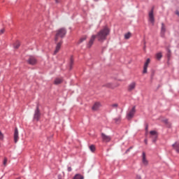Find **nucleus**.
Returning a JSON list of instances; mask_svg holds the SVG:
<instances>
[{
	"label": "nucleus",
	"instance_id": "f704fd0d",
	"mask_svg": "<svg viewBox=\"0 0 179 179\" xmlns=\"http://www.w3.org/2000/svg\"><path fill=\"white\" fill-rule=\"evenodd\" d=\"M164 122H165V124H169V120H164Z\"/></svg>",
	"mask_w": 179,
	"mask_h": 179
},
{
	"label": "nucleus",
	"instance_id": "39448f33",
	"mask_svg": "<svg viewBox=\"0 0 179 179\" xmlns=\"http://www.w3.org/2000/svg\"><path fill=\"white\" fill-rule=\"evenodd\" d=\"M103 142H110L111 141V137L110 136L106 135L104 133L101 134Z\"/></svg>",
	"mask_w": 179,
	"mask_h": 179
},
{
	"label": "nucleus",
	"instance_id": "c756f323",
	"mask_svg": "<svg viewBox=\"0 0 179 179\" xmlns=\"http://www.w3.org/2000/svg\"><path fill=\"white\" fill-rule=\"evenodd\" d=\"M3 33H5V29L0 30V34H3Z\"/></svg>",
	"mask_w": 179,
	"mask_h": 179
},
{
	"label": "nucleus",
	"instance_id": "5701e85b",
	"mask_svg": "<svg viewBox=\"0 0 179 179\" xmlns=\"http://www.w3.org/2000/svg\"><path fill=\"white\" fill-rule=\"evenodd\" d=\"M162 57H163V55H162V52H158L156 54L157 59H160L162 58Z\"/></svg>",
	"mask_w": 179,
	"mask_h": 179
},
{
	"label": "nucleus",
	"instance_id": "72a5a7b5",
	"mask_svg": "<svg viewBox=\"0 0 179 179\" xmlns=\"http://www.w3.org/2000/svg\"><path fill=\"white\" fill-rule=\"evenodd\" d=\"M144 142H145V145H148V139H145Z\"/></svg>",
	"mask_w": 179,
	"mask_h": 179
},
{
	"label": "nucleus",
	"instance_id": "393cba45",
	"mask_svg": "<svg viewBox=\"0 0 179 179\" xmlns=\"http://www.w3.org/2000/svg\"><path fill=\"white\" fill-rule=\"evenodd\" d=\"M116 124H118L121 121V116L114 119Z\"/></svg>",
	"mask_w": 179,
	"mask_h": 179
},
{
	"label": "nucleus",
	"instance_id": "ea45409f",
	"mask_svg": "<svg viewBox=\"0 0 179 179\" xmlns=\"http://www.w3.org/2000/svg\"><path fill=\"white\" fill-rule=\"evenodd\" d=\"M94 1H99V0H94Z\"/></svg>",
	"mask_w": 179,
	"mask_h": 179
},
{
	"label": "nucleus",
	"instance_id": "f257e3e1",
	"mask_svg": "<svg viewBox=\"0 0 179 179\" xmlns=\"http://www.w3.org/2000/svg\"><path fill=\"white\" fill-rule=\"evenodd\" d=\"M110 34V29L108 27H104L96 34V38L100 43H103L105 40L107 39V36Z\"/></svg>",
	"mask_w": 179,
	"mask_h": 179
},
{
	"label": "nucleus",
	"instance_id": "6e6552de",
	"mask_svg": "<svg viewBox=\"0 0 179 179\" xmlns=\"http://www.w3.org/2000/svg\"><path fill=\"white\" fill-rule=\"evenodd\" d=\"M149 64H150V59H147L144 64L143 73H148V66H149Z\"/></svg>",
	"mask_w": 179,
	"mask_h": 179
},
{
	"label": "nucleus",
	"instance_id": "f8f14e48",
	"mask_svg": "<svg viewBox=\"0 0 179 179\" xmlns=\"http://www.w3.org/2000/svg\"><path fill=\"white\" fill-rule=\"evenodd\" d=\"M17 141H19V131L17 130V128H15V131H14V142H15V143H17Z\"/></svg>",
	"mask_w": 179,
	"mask_h": 179
},
{
	"label": "nucleus",
	"instance_id": "20e7f679",
	"mask_svg": "<svg viewBox=\"0 0 179 179\" xmlns=\"http://www.w3.org/2000/svg\"><path fill=\"white\" fill-rule=\"evenodd\" d=\"M135 113H136V107L134 106L131 110H129V112L127 113V120H131V118H134V115H135Z\"/></svg>",
	"mask_w": 179,
	"mask_h": 179
},
{
	"label": "nucleus",
	"instance_id": "c85d7f7f",
	"mask_svg": "<svg viewBox=\"0 0 179 179\" xmlns=\"http://www.w3.org/2000/svg\"><path fill=\"white\" fill-rule=\"evenodd\" d=\"M0 139H3V134L0 131Z\"/></svg>",
	"mask_w": 179,
	"mask_h": 179
},
{
	"label": "nucleus",
	"instance_id": "cd10ccee",
	"mask_svg": "<svg viewBox=\"0 0 179 179\" xmlns=\"http://www.w3.org/2000/svg\"><path fill=\"white\" fill-rule=\"evenodd\" d=\"M72 65H73V58H71L70 60V69H72Z\"/></svg>",
	"mask_w": 179,
	"mask_h": 179
},
{
	"label": "nucleus",
	"instance_id": "4468645a",
	"mask_svg": "<svg viewBox=\"0 0 179 179\" xmlns=\"http://www.w3.org/2000/svg\"><path fill=\"white\" fill-rule=\"evenodd\" d=\"M28 64H29V65H36L37 64V60L34 57H30L28 59Z\"/></svg>",
	"mask_w": 179,
	"mask_h": 179
},
{
	"label": "nucleus",
	"instance_id": "f03ea898",
	"mask_svg": "<svg viewBox=\"0 0 179 179\" xmlns=\"http://www.w3.org/2000/svg\"><path fill=\"white\" fill-rule=\"evenodd\" d=\"M66 34V29L65 28H60L56 31L55 41L57 43L59 38H64Z\"/></svg>",
	"mask_w": 179,
	"mask_h": 179
},
{
	"label": "nucleus",
	"instance_id": "b1692460",
	"mask_svg": "<svg viewBox=\"0 0 179 179\" xmlns=\"http://www.w3.org/2000/svg\"><path fill=\"white\" fill-rule=\"evenodd\" d=\"M131 38V33H127V34H126L125 35H124V38L126 39V40H128L129 38Z\"/></svg>",
	"mask_w": 179,
	"mask_h": 179
},
{
	"label": "nucleus",
	"instance_id": "aec40b11",
	"mask_svg": "<svg viewBox=\"0 0 179 179\" xmlns=\"http://www.w3.org/2000/svg\"><path fill=\"white\" fill-rule=\"evenodd\" d=\"M90 150L91 152H94L96 151V146L94 145H90Z\"/></svg>",
	"mask_w": 179,
	"mask_h": 179
},
{
	"label": "nucleus",
	"instance_id": "423d86ee",
	"mask_svg": "<svg viewBox=\"0 0 179 179\" xmlns=\"http://www.w3.org/2000/svg\"><path fill=\"white\" fill-rule=\"evenodd\" d=\"M96 38H97V36L96 35H92L90 39V41L87 44V47L88 48H90V47H92L93 45V43H94V40H96Z\"/></svg>",
	"mask_w": 179,
	"mask_h": 179
},
{
	"label": "nucleus",
	"instance_id": "a878e982",
	"mask_svg": "<svg viewBox=\"0 0 179 179\" xmlns=\"http://www.w3.org/2000/svg\"><path fill=\"white\" fill-rule=\"evenodd\" d=\"M110 107L113 108H118V103L111 104Z\"/></svg>",
	"mask_w": 179,
	"mask_h": 179
},
{
	"label": "nucleus",
	"instance_id": "473e14b6",
	"mask_svg": "<svg viewBox=\"0 0 179 179\" xmlns=\"http://www.w3.org/2000/svg\"><path fill=\"white\" fill-rule=\"evenodd\" d=\"M131 149H132V147H130L129 149H127V150H126V153H128V152H129V150H130Z\"/></svg>",
	"mask_w": 179,
	"mask_h": 179
},
{
	"label": "nucleus",
	"instance_id": "ddd939ff",
	"mask_svg": "<svg viewBox=\"0 0 179 179\" xmlns=\"http://www.w3.org/2000/svg\"><path fill=\"white\" fill-rule=\"evenodd\" d=\"M100 107H101V103H100V102H96L92 108V110L93 111H97L99 110V108H100Z\"/></svg>",
	"mask_w": 179,
	"mask_h": 179
},
{
	"label": "nucleus",
	"instance_id": "58836bf2",
	"mask_svg": "<svg viewBox=\"0 0 179 179\" xmlns=\"http://www.w3.org/2000/svg\"><path fill=\"white\" fill-rule=\"evenodd\" d=\"M176 14L178 16H179V11H176Z\"/></svg>",
	"mask_w": 179,
	"mask_h": 179
},
{
	"label": "nucleus",
	"instance_id": "4be33fe9",
	"mask_svg": "<svg viewBox=\"0 0 179 179\" xmlns=\"http://www.w3.org/2000/svg\"><path fill=\"white\" fill-rule=\"evenodd\" d=\"M87 38V36H83L78 41V43L80 44V43H83L86 39Z\"/></svg>",
	"mask_w": 179,
	"mask_h": 179
},
{
	"label": "nucleus",
	"instance_id": "f3484780",
	"mask_svg": "<svg viewBox=\"0 0 179 179\" xmlns=\"http://www.w3.org/2000/svg\"><path fill=\"white\" fill-rule=\"evenodd\" d=\"M173 148L177 152V153H179V142H176L174 144H173Z\"/></svg>",
	"mask_w": 179,
	"mask_h": 179
},
{
	"label": "nucleus",
	"instance_id": "9b49d317",
	"mask_svg": "<svg viewBox=\"0 0 179 179\" xmlns=\"http://www.w3.org/2000/svg\"><path fill=\"white\" fill-rule=\"evenodd\" d=\"M150 134L151 135L152 142H156V140L157 139V132L156 131H150Z\"/></svg>",
	"mask_w": 179,
	"mask_h": 179
},
{
	"label": "nucleus",
	"instance_id": "c9c22d12",
	"mask_svg": "<svg viewBox=\"0 0 179 179\" xmlns=\"http://www.w3.org/2000/svg\"><path fill=\"white\" fill-rule=\"evenodd\" d=\"M136 179H141V176H137Z\"/></svg>",
	"mask_w": 179,
	"mask_h": 179
},
{
	"label": "nucleus",
	"instance_id": "412c9836",
	"mask_svg": "<svg viewBox=\"0 0 179 179\" xmlns=\"http://www.w3.org/2000/svg\"><path fill=\"white\" fill-rule=\"evenodd\" d=\"M83 178H84L83 176L80 174H76L73 178V179H83Z\"/></svg>",
	"mask_w": 179,
	"mask_h": 179
},
{
	"label": "nucleus",
	"instance_id": "2eb2a0df",
	"mask_svg": "<svg viewBox=\"0 0 179 179\" xmlns=\"http://www.w3.org/2000/svg\"><path fill=\"white\" fill-rule=\"evenodd\" d=\"M142 162L144 166H148V164H149V162H148V159H146V154L145 152H143Z\"/></svg>",
	"mask_w": 179,
	"mask_h": 179
},
{
	"label": "nucleus",
	"instance_id": "9d476101",
	"mask_svg": "<svg viewBox=\"0 0 179 179\" xmlns=\"http://www.w3.org/2000/svg\"><path fill=\"white\" fill-rule=\"evenodd\" d=\"M62 45V41H60L57 43L55 50L54 52V55L58 54L59 52V50H61V46Z\"/></svg>",
	"mask_w": 179,
	"mask_h": 179
},
{
	"label": "nucleus",
	"instance_id": "7c9ffc66",
	"mask_svg": "<svg viewBox=\"0 0 179 179\" xmlns=\"http://www.w3.org/2000/svg\"><path fill=\"white\" fill-rule=\"evenodd\" d=\"M67 170L68 171H72V168L71 166H69Z\"/></svg>",
	"mask_w": 179,
	"mask_h": 179
},
{
	"label": "nucleus",
	"instance_id": "2f4dec72",
	"mask_svg": "<svg viewBox=\"0 0 179 179\" xmlns=\"http://www.w3.org/2000/svg\"><path fill=\"white\" fill-rule=\"evenodd\" d=\"M106 87H111V83H107Z\"/></svg>",
	"mask_w": 179,
	"mask_h": 179
},
{
	"label": "nucleus",
	"instance_id": "a211bd4d",
	"mask_svg": "<svg viewBox=\"0 0 179 179\" xmlns=\"http://www.w3.org/2000/svg\"><path fill=\"white\" fill-rule=\"evenodd\" d=\"M64 81L62 78H57L55 79L54 84L55 85H61V83Z\"/></svg>",
	"mask_w": 179,
	"mask_h": 179
},
{
	"label": "nucleus",
	"instance_id": "bb28decb",
	"mask_svg": "<svg viewBox=\"0 0 179 179\" xmlns=\"http://www.w3.org/2000/svg\"><path fill=\"white\" fill-rule=\"evenodd\" d=\"M3 166H7L8 164V158L5 157L3 162Z\"/></svg>",
	"mask_w": 179,
	"mask_h": 179
},
{
	"label": "nucleus",
	"instance_id": "e433bc0d",
	"mask_svg": "<svg viewBox=\"0 0 179 179\" xmlns=\"http://www.w3.org/2000/svg\"><path fill=\"white\" fill-rule=\"evenodd\" d=\"M148 126L147 125V126L145 127V131H146V132H148Z\"/></svg>",
	"mask_w": 179,
	"mask_h": 179
},
{
	"label": "nucleus",
	"instance_id": "7ed1b4c3",
	"mask_svg": "<svg viewBox=\"0 0 179 179\" xmlns=\"http://www.w3.org/2000/svg\"><path fill=\"white\" fill-rule=\"evenodd\" d=\"M41 117V113H40V108L38 106H36V109L35 110L34 115V121H40V118Z\"/></svg>",
	"mask_w": 179,
	"mask_h": 179
},
{
	"label": "nucleus",
	"instance_id": "dca6fc26",
	"mask_svg": "<svg viewBox=\"0 0 179 179\" xmlns=\"http://www.w3.org/2000/svg\"><path fill=\"white\" fill-rule=\"evenodd\" d=\"M166 34V25H164V23L162 24V28H161V36L162 37H164V34Z\"/></svg>",
	"mask_w": 179,
	"mask_h": 179
},
{
	"label": "nucleus",
	"instance_id": "1a4fd4ad",
	"mask_svg": "<svg viewBox=\"0 0 179 179\" xmlns=\"http://www.w3.org/2000/svg\"><path fill=\"white\" fill-rule=\"evenodd\" d=\"M136 88V83L133 82L128 85L127 90L129 92H133V90H135Z\"/></svg>",
	"mask_w": 179,
	"mask_h": 179
},
{
	"label": "nucleus",
	"instance_id": "4c0bfd02",
	"mask_svg": "<svg viewBox=\"0 0 179 179\" xmlns=\"http://www.w3.org/2000/svg\"><path fill=\"white\" fill-rule=\"evenodd\" d=\"M56 3H59V0H55Z\"/></svg>",
	"mask_w": 179,
	"mask_h": 179
},
{
	"label": "nucleus",
	"instance_id": "0eeeda50",
	"mask_svg": "<svg viewBox=\"0 0 179 179\" xmlns=\"http://www.w3.org/2000/svg\"><path fill=\"white\" fill-rule=\"evenodd\" d=\"M149 20L152 24H155V15L153 14V9L149 12Z\"/></svg>",
	"mask_w": 179,
	"mask_h": 179
},
{
	"label": "nucleus",
	"instance_id": "6ab92c4d",
	"mask_svg": "<svg viewBox=\"0 0 179 179\" xmlns=\"http://www.w3.org/2000/svg\"><path fill=\"white\" fill-rule=\"evenodd\" d=\"M20 47V42L19 41H16L14 44H13V48L15 50H17V48H19Z\"/></svg>",
	"mask_w": 179,
	"mask_h": 179
}]
</instances>
